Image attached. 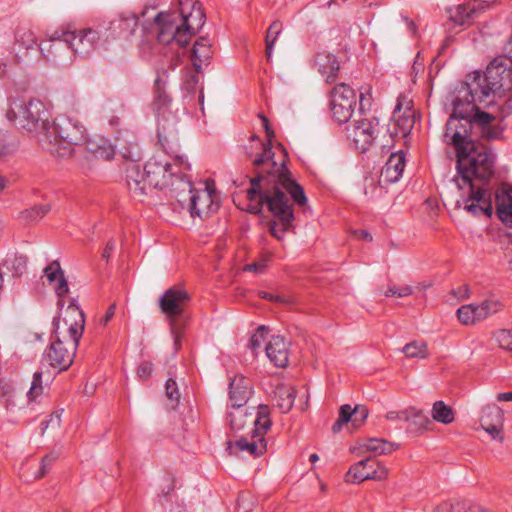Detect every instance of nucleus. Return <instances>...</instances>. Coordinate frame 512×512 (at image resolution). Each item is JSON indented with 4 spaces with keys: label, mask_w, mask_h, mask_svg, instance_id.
Masks as SVG:
<instances>
[{
    "label": "nucleus",
    "mask_w": 512,
    "mask_h": 512,
    "mask_svg": "<svg viewBox=\"0 0 512 512\" xmlns=\"http://www.w3.org/2000/svg\"><path fill=\"white\" fill-rule=\"evenodd\" d=\"M50 424L55 426L60 425V414L58 412H54L49 416V419L43 420L41 422L42 433L49 427Z\"/></svg>",
    "instance_id": "62"
},
{
    "label": "nucleus",
    "mask_w": 512,
    "mask_h": 512,
    "mask_svg": "<svg viewBox=\"0 0 512 512\" xmlns=\"http://www.w3.org/2000/svg\"><path fill=\"white\" fill-rule=\"evenodd\" d=\"M413 292L411 286L409 285H405V286H402V287H397L395 285H390L388 287V289L386 290L385 292V296L386 297H392V296H396V297H406V296H409L411 295Z\"/></svg>",
    "instance_id": "53"
},
{
    "label": "nucleus",
    "mask_w": 512,
    "mask_h": 512,
    "mask_svg": "<svg viewBox=\"0 0 512 512\" xmlns=\"http://www.w3.org/2000/svg\"><path fill=\"white\" fill-rule=\"evenodd\" d=\"M68 311L72 312V313H76L77 316H78V319H75L74 323H77V322H80L81 320H84L85 321V318H84V313L83 311L79 308V306L76 304V300L73 298L71 299L70 301V304L68 306Z\"/></svg>",
    "instance_id": "64"
},
{
    "label": "nucleus",
    "mask_w": 512,
    "mask_h": 512,
    "mask_svg": "<svg viewBox=\"0 0 512 512\" xmlns=\"http://www.w3.org/2000/svg\"><path fill=\"white\" fill-rule=\"evenodd\" d=\"M84 332V320L70 324L68 333L70 336L69 348L65 346L64 341L59 337L51 341L50 346L44 353V358L48 360L49 365L59 372L67 370L72 364L79 345V341Z\"/></svg>",
    "instance_id": "11"
},
{
    "label": "nucleus",
    "mask_w": 512,
    "mask_h": 512,
    "mask_svg": "<svg viewBox=\"0 0 512 512\" xmlns=\"http://www.w3.org/2000/svg\"><path fill=\"white\" fill-rule=\"evenodd\" d=\"M50 210L51 206L49 204H37L22 211L21 217L27 222H34L43 218Z\"/></svg>",
    "instance_id": "42"
},
{
    "label": "nucleus",
    "mask_w": 512,
    "mask_h": 512,
    "mask_svg": "<svg viewBox=\"0 0 512 512\" xmlns=\"http://www.w3.org/2000/svg\"><path fill=\"white\" fill-rule=\"evenodd\" d=\"M503 411L496 404H488L482 409L481 427L495 440L503 441Z\"/></svg>",
    "instance_id": "24"
},
{
    "label": "nucleus",
    "mask_w": 512,
    "mask_h": 512,
    "mask_svg": "<svg viewBox=\"0 0 512 512\" xmlns=\"http://www.w3.org/2000/svg\"><path fill=\"white\" fill-rule=\"evenodd\" d=\"M277 148L281 150L282 157L275 169L265 170L264 173L254 176L246 175L245 178L249 180L250 188L247 190L248 204L245 210L259 215L266 205L274 217L269 224L270 233L273 237L281 240L282 234L294 229L293 221L295 219L293 205L285 191L300 207L306 205L307 197L304 188L293 179L287 167L289 161L287 150L281 143L277 144Z\"/></svg>",
    "instance_id": "1"
},
{
    "label": "nucleus",
    "mask_w": 512,
    "mask_h": 512,
    "mask_svg": "<svg viewBox=\"0 0 512 512\" xmlns=\"http://www.w3.org/2000/svg\"><path fill=\"white\" fill-rule=\"evenodd\" d=\"M433 512H469V509H465L459 503L453 504L446 501L437 505Z\"/></svg>",
    "instance_id": "54"
},
{
    "label": "nucleus",
    "mask_w": 512,
    "mask_h": 512,
    "mask_svg": "<svg viewBox=\"0 0 512 512\" xmlns=\"http://www.w3.org/2000/svg\"><path fill=\"white\" fill-rule=\"evenodd\" d=\"M269 258L265 257L258 261H254L252 263L246 264L244 266V271H250L257 274H262L265 272L267 266H268Z\"/></svg>",
    "instance_id": "55"
},
{
    "label": "nucleus",
    "mask_w": 512,
    "mask_h": 512,
    "mask_svg": "<svg viewBox=\"0 0 512 512\" xmlns=\"http://www.w3.org/2000/svg\"><path fill=\"white\" fill-rule=\"evenodd\" d=\"M71 56V47L67 37L64 41H48L46 44L40 45V59L44 58L48 62L59 63Z\"/></svg>",
    "instance_id": "30"
},
{
    "label": "nucleus",
    "mask_w": 512,
    "mask_h": 512,
    "mask_svg": "<svg viewBox=\"0 0 512 512\" xmlns=\"http://www.w3.org/2000/svg\"><path fill=\"white\" fill-rule=\"evenodd\" d=\"M205 21L206 15L199 0H178V12H159L155 16L157 40L164 45L184 48Z\"/></svg>",
    "instance_id": "5"
},
{
    "label": "nucleus",
    "mask_w": 512,
    "mask_h": 512,
    "mask_svg": "<svg viewBox=\"0 0 512 512\" xmlns=\"http://www.w3.org/2000/svg\"><path fill=\"white\" fill-rule=\"evenodd\" d=\"M227 413V419L234 433L242 432L248 427L254 436L266 434L271 428L270 408L268 405H259L257 412H248L247 409L233 408Z\"/></svg>",
    "instance_id": "12"
},
{
    "label": "nucleus",
    "mask_w": 512,
    "mask_h": 512,
    "mask_svg": "<svg viewBox=\"0 0 512 512\" xmlns=\"http://www.w3.org/2000/svg\"><path fill=\"white\" fill-rule=\"evenodd\" d=\"M28 258L23 254L8 255L4 265L13 272V276L19 277L26 272Z\"/></svg>",
    "instance_id": "39"
},
{
    "label": "nucleus",
    "mask_w": 512,
    "mask_h": 512,
    "mask_svg": "<svg viewBox=\"0 0 512 512\" xmlns=\"http://www.w3.org/2000/svg\"><path fill=\"white\" fill-rule=\"evenodd\" d=\"M161 149L171 161L154 156L145 163L143 169L136 163L127 167L126 183L134 197L146 195L149 187L163 190L167 197L175 199L178 181L188 179L187 172L191 170V165L186 157L179 153V143L177 142V152H169L162 146Z\"/></svg>",
    "instance_id": "2"
},
{
    "label": "nucleus",
    "mask_w": 512,
    "mask_h": 512,
    "mask_svg": "<svg viewBox=\"0 0 512 512\" xmlns=\"http://www.w3.org/2000/svg\"><path fill=\"white\" fill-rule=\"evenodd\" d=\"M213 56L212 44L207 37H199L192 49L191 59L193 68L202 72L201 65L208 62Z\"/></svg>",
    "instance_id": "34"
},
{
    "label": "nucleus",
    "mask_w": 512,
    "mask_h": 512,
    "mask_svg": "<svg viewBox=\"0 0 512 512\" xmlns=\"http://www.w3.org/2000/svg\"><path fill=\"white\" fill-rule=\"evenodd\" d=\"M283 29V25L279 20H275L271 23V25L268 27L265 37V43H266V57L269 60L271 58L273 47L275 45L276 40L278 39L279 35L281 34Z\"/></svg>",
    "instance_id": "40"
},
{
    "label": "nucleus",
    "mask_w": 512,
    "mask_h": 512,
    "mask_svg": "<svg viewBox=\"0 0 512 512\" xmlns=\"http://www.w3.org/2000/svg\"><path fill=\"white\" fill-rule=\"evenodd\" d=\"M377 173L373 174L372 172H368L364 177V193L367 194L368 190L374 191L377 187L378 180Z\"/></svg>",
    "instance_id": "60"
},
{
    "label": "nucleus",
    "mask_w": 512,
    "mask_h": 512,
    "mask_svg": "<svg viewBox=\"0 0 512 512\" xmlns=\"http://www.w3.org/2000/svg\"><path fill=\"white\" fill-rule=\"evenodd\" d=\"M461 93L472 95L479 104L485 103L486 106L493 102L487 101L491 95L502 97L512 93V62L502 55L495 57L483 73L474 71L467 76L461 84Z\"/></svg>",
    "instance_id": "6"
},
{
    "label": "nucleus",
    "mask_w": 512,
    "mask_h": 512,
    "mask_svg": "<svg viewBox=\"0 0 512 512\" xmlns=\"http://www.w3.org/2000/svg\"><path fill=\"white\" fill-rule=\"evenodd\" d=\"M42 393H43L42 372H35L33 375L31 387L27 393L28 399L30 401H33L37 397H39Z\"/></svg>",
    "instance_id": "49"
},
{
    "label": "nucleus",
    "mask_w": 512,
    "mask_h": 512,
    "mask_svg": "<svg viewBox=\"0 0 512 512\" xmlns=\"http://www.w3.org/2000/svg\"><path fill=\"white\" fill-rule=\"evenodd\" d=\"M43 272L49 283H53L58 280V284L55 286V293L59 297L58 304L63 306L61 299L68 294L69 287L59 261H52L47 267L44 268Z\"/></svg>",
    "instance_id": "32"
},
{
    "label": "nucleus",
    "mask_w": 512,
    "mask_h": 512,
    "mask_svg": "<svg viewBox=\"0 0 512 512\" xmlns=\"http://www.w3.org/2000/svg\"><path fill=\"white\" fill-rule=\"evenodd\" d=\"M354 446V460H356L362 452H372L375 455L390 454L397 450L399 445L379 438H369L366 440H358Z\"/></svg>",
    "instance_id": "31"
},
{
    "label": "nucleus",
    "mask_w": 512,
    "mask_h": 512,
    "mask_svg": "<svg viewBox=\"0 0 512 512\" xmlns=\"http://www.w3.org/2000/svg\"><path fill=\"white\" fill-rule=\"evenodd\" d=\"M258 296L261 299H264V300H267V301H271V302H276V303L283 304V305H286V306H290V305L294 304V302H295V300H294V298L292 296H289V295H275V294L269 293L267 291H259L258 292Z\"/></svg>",
    "instance_id": "47"
},
{
    "label": "nucleus",
    "mask_w": 512,
    "mask_h": 512,
    "mask_svg": "<svg viewBox=\"0 0 512 512\" xmlns=\"http://www.w3.org/2000/svg\"><path fill=\"white\" fill-rule=\"evenodd\" d=\"M276 395L278 399V407L281 409L283 413L289 412L292 407L294 400L296 398V390L293 387H279L276 390Z\"/></svg>",
    "instance_id": "38"
},
{
    "label": "nucleus",
    "mask_w": 512,
    "mask_h": 512,
    "mask_svg": "<svg viewBox=\"0 0 512 512\" xmlns=\"http://www.w3.org/2000/svg\"><path fill=\"white\" fill-rule=\"evenodd\" d=\"M15 61L18 64L29 65L40 59V45L34 32L28 28H19L15 35Z\"/></svg>",
    "instance_id": "15"
},
{
    "label": "nucleus",
    "mask_w": 512,
    "mask_h": 512,
    "mask_svg": "<svg viewBox=\"0 0 512 512\" xmlns=\"http://www.w3.org/2000/svg\"><path fill=\"white\" fill-rule=\"evenodd\" d=\"M190 301V294L178 286L170 287L159 298V308L167 318L170 330H175L176 323H186V308Z\"/></svg>",
    "instance_id": "13"
},
{
    "label": "nucleus",
    "mask_w": 512,
    "mask_h": 512,
    "mask_svg": "<svg viewBox=\"0 0 512 512\" xmlns=\"http://www.w3.org/2000/svg\"><path fill=\"white\" fill-rule=\"evenodd\" d=\"M153 371V364L150 361L142 362L137 368V376L142 379H148Z\"/></svg>",
    "instance_id": "58"
},
{
    "label": "nucleus",
    "mask_w": 512,
    "mask_h": 512,
    "mask_svg": "<svg viewBox=\"0 0 512 512\" xmlns=\"http://www.w3.org/2000/svg\"><path fill=\"white\" fill-rule=\"evenodd\" d=\"M57 455L54 453L46 454L42 459L40 463L39 471L36 473L35 478L41 479L46 476L48 473L51 465L56 461Z\"/></svg>",
    "instance_id": "51"
},
{
    "label": "nucleus",
    "mask_w": 512,
    "mask_h": 512,
    "mask_svg": "<svg viewBox=\"0 0 512 512\" xmlns=\"http://www.w3.org/2000/svg\"><path fill=\"white\" fill-rule=\"evenodd\" d=\"M379 126L377 116L361 117L354 121V148L361 153L366 152L373 144Z\"/></svg>",
    "instance_id": "20"
},
{
    "label": "nucleus",
    "mask_w": 512,
    "mask_h": 512,
    "mask_svg": "<svg viewBox=\"0 0 512 512\" xmlns=\"http://www.w3.org/2000/svg\"><path fill=\"white\" fill-rule=\"evenodd\" d=\"M252 393V384L250 379L238 375L235 376L229 384V398L232 408H241L248 401Z\"/></svg>",
    "instance_id": "27"
},
{
    "label": "nucleus",
    "mask_w": 512,
    "mask_h": 512,
    "mask_svg": "<svg viewBox=\"0 0 512 512\" xmlns=\"http://www.w3.org/2000/svg\"><path fill=\"white\" fill-rule=\"evenodd\" d=\"M314 66L326 77V82L331 83L335 80L337 72L340 69L335 55L328 52H318L314 56Z\"/></svg>",
    "instance_id": "33"
},
{
    "label": "nucleus",
    "mask_w": 512,
    "mask_h": 512,
    "mask_svg": "<svg viewBox=\"0 0 512 512\" xmlns=\"http://www.w3.org/2000/svg\"><path fill=\"white\" fill-rule=\"evenodd\" d=\"M409 423L408 430L412 432H418L421 430H426L429 425L432 424L429 417L419 409L414 407H409Z\"/></svg>",
    "instance_id": "36"
},
{
    "label": "nucleus",
    "mask_w": 512,
    "mask_h": 512,
    "mask_svg": "<svg viewBox=\"0 0 512 512\" xmlns=\"http://www.w3.org/2000/svg\"><path fill=\"white\" fill-rule=\"evenodd\" d=\"M265 129L267 141L265 144H260V152H255L253 146L250 149L246 148V159L251 162V173L254 175L264 173L265 170H273L279 165L274 157L273 152V139L275 138V132L271 126H267Z\"/></svg>",
    "instance_id": "14"
},
{
    "label": "nucleus",
    "mask_w": 512,
    "mask_h": 512,
    "mask_svg": "<svg viewBox=\"0 0 512 512\" xmlns=\"http://www.w3.org/2000/svg\"><path fill=\"white\" fill-rule=\"evenodd\" d=\"M403 352L407 357L410 358H426L427 357V345L422 341H413L405 345Z\"/></svg>",
    "instance_id": "44"
},
{
    "label": "nucleus",
    "mask_w": 512,
    "mask_h": 512,
    "mask_svg": "<svg viewBox=\"0 0 512 512\" xmlns=\"http://www.w3.org/2000/svg\"><path fill=\"white\" fill-rule=\"evenodd\" d=\"M139 23V15L131 12H121L115 19L109 23L105 29V41L109 39H128L136 31Z\"/></svg>",
    "instance_id": "18"
},
{
    "label": "nucleus",
    "mask_w": 512,
    "mask_h": 512,
    "mask_svg": "<svg viewBox=\"0 0 512 512\" xmlns=\"http://www.w3.org/2000/svg\"><path fill=\"white\" fill-rule=\"evenodd\" d=\"M185 328V323H176L175 330H170L174 338V346L178 351L181 348V337Z\"/></svg>",
    "instance_id": "61"
},
{
    "label": "nucleus",
    "mask_w": 512,
    "mask_h": 512,
    "mask_svg": "<svg viewBox=\"0 0 512 512\" xmlns=\"http://www.w3.org/2000/svg\"><path fill=\"white\" fill-rule=\"evenodd\" d=\"M374 98L372 94V86L365 84L359 88V115L361 117L375 116L373 114Z\"/></svg>",
    "instance_id": "35"
},
{
    "label": "nucleus",
    "mask_w": 512,
    "mask_h": 512,
    "mask_svg": "<svg viewBox=\"0 0 512 512\" xmlns=\"http://www.w3.org/2000/svg\"><path fill=\"white\" fill-rule=\"evenodd\" d=\"M494 337L500 348L512 352V330L500 329L494 333Z\"/></svg>",
    "instance_id": "45"
},
{
    "label": "nucleus",
    "mask_w": 512,
    "mask_h": 512,
    "mask_svg": "<svg viewBox=\"0 0 512 512\" xmlns=\"http://www.w3.org/2000/svg\"><path fill=\"white\" fill-rule=\"evenodd\" d=\"M369 415V409L365 405H354V429L361 427Z\"/></svg>",
    "instance_id": "52"
},
{
    "label": "nucleus",
    "mask_w": 512,
    "mask_h": 512,
    "mask_svg": "<svg viewBox=\"0 0 512 512\" xmlns=\"http://www.w3.org/2000/svg\"><path fill=\"white\" fill-rule=\"evenodd\" d=\"M165 391H166L167 397L170 400L175 401L177 403L179 402L180 393H179V390H178V387H177V383H176V381L174 379L169 378L166 381Z\"/></svg>",
    "instance_id": "56"
},
{
    "label": "nucleus",
    "mask_w": 512,
    "mask_h": 512,
    "mask_svg": "<svg viewBox=\"0 0 512 512\" xmlns=\"http://www.w3.org/2000/svg\"><path fill=\"white\" fill-rule=\"evenodd\" d=\"M151 107L157 118L159 145L169 152H177L179 117L172 111V96L167 89V80L160 74L154 81Z\"/></svg>",
    "instance_id": "8"
},
{
    "label": "nucleus",
    "mask_w": 512,
    "mask_h": 512,
    "mask_svg": "<svg viewBox=\"0 0 512 512\" xmlns=\"http://www.w3.org/2000/svg\"><path fill=\"white\" fill-rule=\"evenodd\" d=\"M405 167V155L404 153L397 152L392 153L385 165L381 169L380 175L378 177V184L381 185L384 183H394L399 180L402 176Z\"/></svg>",
    "instance_id": "28"
},
{
    "label": "nucleus",
    "mask_w": 512,
    "mask_h": 512,
    "mask_svg": "<svg viewBox=\"0 0 512 512\" xmlns=\"http://www.w3.org/2000/svg\"><path fill=\"white\" fill-rule=\"evenodd\" d=\"M39 144L50 154L61 158L71 157L74 147L83 144L95 158L110 160L115 155L113 146L106 140L101 139L100 143L88 140L85 127L65 116H59L49 123L39 137Z\"/></svg>",
    "instance_id": "4"
},
{
    "label": "nucleus",
    "mask_w": 512,
    "mask_h": 512,
    "mask_svg": "<svg viewBox=\"0 0 512 512\" xmlns=\"http://www.w3.org/2000/svg\"><path fill=\"white\" fill-rule=\"evenodd\" d=\"M501 308V303L496 300H485L479 305H473L475 310V322L486 318L491 313H496Z\"/></svg>",
    "instance_id": "41"
},
{
    "label": "nucleus",
    "mask_w": 512,
    "mask_h": 512,
    "mask_svg": "<svg viewBox=\"0 0 512 512\" xmlns=\"http://www.w3.org/2000/svg\"><path fill=\"white\" fill-rule=\"evenodd\" d=\"M116 311V303H112L107 308L105 315L100 319V324L106 326L108 322L114 317Z\"/></svg>",
    "instance_id": "63"
},
{
    "label": "nucleus",
    "mask_w": 512,
    "mask_h": 512,
    "mask_svg": "<svg viewBox=\"0 0 512 512\" xmlns=\"http://www.w3.org/2000/svg\"><path fill=\"white\" fill-rule=\"evenodd\" d=\"M393 120L395 122V133L407 136L414 127L416 121V111L413 107V101L404 94L397 97V103L393 111Z\"/></svg>",
    "instance_id": "19"
},
{
    "label": "nucleus",
    "mask_w": 512,
    "mask_h": 512,
    "mask_svg": "<svg viewBox=\"0 0 512 512\" xmlns=\"http://www.w3.org/2000/svg\"><path fill=\"white\" fill-rule=\"evenodd\" d=\"M212 193L213 190L209 182H207L205 190H195L190 177H188V179L178 181L175 200L181 209L189 211L191 217L203 218L217 209Z\"/></svg>",
    "instance_id": "10"
},
{
    "label": "nucleus",
    "mask_w": 512,
    "mask_h": 512,
    "mask_svg": "<svg viewBox=\"0 0 512 512\" xmlns=\"http://www.w3.org/2000/svg\"><path fill=\"white\" fill-rule=\"evenodd\" d=\"M388 476V470L382 466L376 458L366 457L354 460V483L365 480H384Z\"/></svg>",
    "instance_id": "22"
},
{
    "label": "nucleus",
    "mask_w": 512,
    "mask_h": 512,
    "mask_svg": "<svg viewBox=\"0 0 512 512\" xmlns=\"http://www.w3.org/2000/svg\"><path fill=\"white\" fill-rule=\"evenodd\" d=\"M249 433L251 434L250 439L242 435L235 441H227V450H229L230 454L233 453L234 448L238 451L247 452L253 457H259L267 451V441L264 438L265 434L254 436V432Z\"/></svg>",
    "instance_id": "25"
},
{
    "label": "nucleus",
    "mask_w": 512,
    "mask_h": 512,
    "mask_svg": "<svg viewBox=\"0 0 512 512\" xmlns=\"http://www.w3.org/2000/svg\"><path fill=\"white\" fill-rule=\"evenodd\" d=\"M409 408L401 411H390L386 414V419L389 421H409Z\"/></svg>",
    "instance_id": "59"
},
{
    "label": "nucleus",
    "mask_w": 512,
    "mask_h": 512,
    "mask_svg": "<svg viewBox=\"0 0 512 512\" xmlns=\"http://www.w3.org/2000/svg\"><path fill=\"white\" fill-rule=\"evenodd\" d=\"M488 7L489 5L486 2L467 1L454 8H450L448 10L450 14L449 19L455 25L469 27L473 23L474 18Z\"/></svg>",
    "instance_id": "23"
},
{
    "label": "nucleus",
    "mask_w": 512,
    "mask_h": 512,
    "mask_svg": "<svg viewBox=\"0 0 512 512\" xmlns=\"http://www.w3.org/2000/svg\"><path fill=\"white\" fill-rule=\"evenodd\" d=\"M69 39L72 55L87 57L97 47L99 41L104 37L103 29L86 28L74 33H66Z\"/></svg>",
    "instance_id": "16"
},
{
    "label": "nucleus",
    "mask_w": 512,
    "mask_h": 512,
    "mask_svg": "<svg viewBox=\"0 0 512 512\" xmlns=\"http://www.w3.org/2000/svg\"><path fill=\"white\" fill-rule=\"evenodd\" d=\"M180 62H181V54L179 53L178 50H176L175 52H173L171 54V56L168 57L167 59V70H164L163 69V72H162V77L164 79L167 80V71L168 70H175L179 65H180Z\"/></svg>",
    "instance_id": "57"
},
{
    "label": "nucleus",
    "mask_w": 512,
    "mask_h": 512,
    "mask_svg": "<svg viewBox=\"0 0 512 512\" xmlns=\"http://www.w3.org/2000/svg\"><path fill=\"white\" fill-rule=\"evenodd\" d=\"M352 420V407L349 404H344L339 409L338 419L332 425V432L337 434L342 431L343 426L347 425Z\"/></svg>",
    "instance_id": "43"
},
{
    "label": "nucleus",
    "mask_w": 512,
    "mask_h": 512,
    "mask_svg": "<svg viewBox=\"0 0 512 512\" xmlns=\"http://www.w3.org/2000/svg\"><path fill=\"white\" fill-rule=\"evenodd\" d=\"M266 355L276 366L284 368L289 360V347L285 338L280 335L272 336L265 347Z\"/></svg>",
    "instance_id": "29"
},
{
    "label": "nucleus",
    "mask_w": 512,
    "mask_h": 512,
    "mask_svg": "<svg viewBox=\"0 0 512 512\" xmlns=\"http://www.w3.org/2000/svg\"><path fill=\"white\" fill-rule=\"evenodd\" d=\"M496 156L485 144L477 141L473 147L456 145L457 175L454 181L459 189L465 186H484L489 188L495 175Z\"/></svg>",
    "instance_id": "7"
},
{
    "label": "nucleus",
    "mask_w": 512,
    "mask_h": 512,
    "mask_svg": "<svg viewBox=\"0 0 512 512\" xmlns=\"http://www.w3.org/2000/svg\"><path fill=\"white\" fill-rule=\"evenodd\" d=\"M469 195L465 201V209L474 216H492V193L490 188L484 186H468Z\"/></svg>",
    "instance_id": "21"
},
{
    "label": "nucleus",
    "mask_w": 512,
    "mask_h": 512,
    "mask_svg": "<svg viewBox=\"0 0 512 512\" xmlns=\"http://www.w3.org/2000/svg\"><path fill=\"white\" fill-rule=\"evenodd\" d=\"M331 111L339 124L349 122L352 117V88L349 84L339 83L333 88Z\"/></svg>",
    "instance_id": "17"
},
{
    "label": "nucleus",
    "mask_w": 512,
    "mask_h": 512,
    "mask_svg": "<svg viewBox=\"0 0 512 512\" xmlns=\"http://www.w3.org/2000/svg\"><path fill=\"white\" fill-rule=\"evenodd\" d=\"M432 418L442 424H450L455 420L454 410L444 401H436L432 407Z\"/></svg>",
    "instance_id": "37"
},
{
    "label": "nucleus",
    "mask_w": 512,
    "mask_h": 512,
    "mask_svg": "<svg viewBox=\"0 0 512 512\" xmlns=\"http://www.w3.org/2000/svg\"><path fill=\"white\" fill-rule=\"evenodd\" d=\"M195 68L193 70H189L185 76L183 87L189 93H195L196 87L199 83V74Z\"/></svg>",
    "instance_id": "50"
},
{
    "label": "nucleus",
    "mask_w": 512,
    "mask_h": 512,
    "mask_svg": "<svg viewBox=\"0 0 512 512\" xmlns=\"http://www.w3.org/2000/svg\"><path fill=\"white\" fill-rule=\"evenodd\" d=\"M477 104L478 100L472 95L466 96L461 93V88L458 90L445 127V137L450 139L448 143L455 150L458 144L464 148L473 147L479 139L491 141L502 136L503 128L493 124L496 116L480 110Z\"/></svg>",
    "instance_id": "3"
},
{
    "label": "nucleus",
    "mask_w": 512,
    "mask_h": 512,
    "mask_svg": "<svg viewBox=\"0 0 512 512\" xmlns=\"http://www.w3.org/2000/svg\"><path fill=\"white\" fill-rule=\"evenodd\" d=\"M458 320L464 324H474L475 323V310L473 309V305H463L457 310Z\"/></svg>",
    "instance_id": "48"
},
{
    "label": "nucleus",
    "mask_w": 512,
    "mask_h": 512,
    "mask_svg": "<svg viewBox=\"0 0 512 512\" xmlns=\"http://www.w3.org/2000/svg\"><path fill=\"white\" fill-rule=\"evenodd\" d=\"M50 113L39 99L23 102L17 99L10 101L6 111L7 120L23 133H36L38 138L46 131Z\"/></svg>",
    "instance_id": "9"
},
{
    "label": "nucleus",
    "mask_w": 512,
    "mask_h": 512,
    "mask_svg": "<svg viewBox=\"0 0 512 512\" xmlns=\"http://www.w3.org/2000/svg\"><path fill=\"white\" fill-rule=\"evenodd\" d=\"M496 214L501 222L512 228V187L501 185L495 192Z\"/></svg>",
    "instance_id": "26"
},
{
    "label": "nucleus",
    "mask_w": 512,
    "mask_h": 512,
    "mask_svg": "<svg viewBox=\"0 0 512 512\" xmlns=\"http://www.w3.org/2000/svg\"><path fill=\"white\" fill-rule=\"evenodd\" d=\"M268 329L265 326H259L249 340V347L256 352L266 341Z\"/></svg>",
    "instance_id": "46"
}]
</instances>
